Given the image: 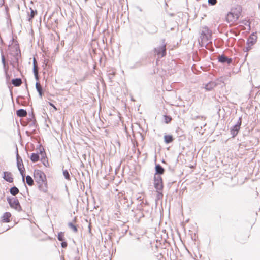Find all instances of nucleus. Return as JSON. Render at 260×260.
Returning <instances> with one entry per match:
<instances>
[{"instance_id":"f257e3e1","label":"nucleus","mask_w":260,"mask_h":260,"mask_svg":"<svg viewBox=\"0 0 260 260\" xmlns=\"http://www.w3.org/2000/svg\"><path fill=\"white\" fill-rule=\"evenodd\" d=\"M34 177L40 190L46 192L47 190V182L45 174L41 170H35Z\"/></svg>"},{"instance_id":"f03ea898","label":"nucleus","mask_w":260,"mask_h":260,"mask_svg":"<svg viewBox=\"0 0 260 260\" xmlns=\"http://www.w3.org/2000/svg\"><path fill=\"white\" fill-rule=\"evenodd\" d=\"M242 9L241 6H238L235 10L232 9V12L228 14L226 21L231 25H235L239 19L242 13Z\"/></svg>"},{"instance_id":"7ed1b4c3","label":"nucleus","mask_w":260,"mask_h":260,"mask_svg":"<svg viewBox=\"0 0 260 260\" xmlns=\"http://www.w3.org/2000/svg\"><path fill=\"white\" fill-rule=\"evenodd\" d=\"M154 185L157 192L162 196L161 191L163 189L162 179L161 176L156 175L154 176Z\"/></svg>"},{"instance_id":"20e7f679","label":"nucleus","mask_w":260,"mask_h":260,"mask_svg":"<svg viewBox=\"0 0 260 260\" xmlns=\"http://www.w3.org/2000/svg\"><path fill=\"white\" fill-rule=\"evenodd\" d=\"M257 40V36L256 33L252 34L248 38L247 42V47L246 48V51H249L252 46L256 43Z\"/></svg>"},{"instance_id":"39448f33","label":"nucleus","mask_w":260,"mask_h":260,"mask_svg":"<svg viewBox=\"0 0 260 260\" xmlns=\"http://www.w3.org/2000/svg\"><path fill=\"white\" fill-rule=\"evenodd\" d=\"M242 123V119L240 118L237 124H236L231 130V134L233 137H235L238 133Z\"/></svg>"},{"instance_id":"423d86ee","label":"nucleus","mask_w":260,"mask_h":260,"mask_svg":"<svg viewBox=\"0 0 260 260\" xmlns=\"http://www.w3.org/2000/svg\"><path fill=\"white\" fill-rule=\"evenodd\" d=\"M155 51L156 52V54L158 57H162L165 56L166 54V45H163L155 49Z\"/></svg>"},{"instance_id":"0eeeda50","label":"nucleus","mask_w":260,"mask_h":260,"mask_svg":"<svg viewBox=\"0 0 260 260\" xmlns=\"http://www.w3.org/2000/svg\"><path fill=\"white\" fill-rule=\"evenodd\" d=\"M17 167L18 170H19L22 176L23 181H24V175H25V168L24 167L22 160L21 159L19 160L18 159H17Z\"/></svg>"},{"instance_id":"6e6552de","label":"nucleus","mask_w":260,"mask_h":260,"mask_svg":"<svg viewBox=\"0 0 260 260\" xmlns=\"http://www.w3.org/2000/svg\"><path fill=\"white\" fill-rule=\"evenodd\" d=\"M3 178L9 183L13 182V177L12 173L10 172H4Z\"/></svg>"},{"instance_id":"1a4fd4ad","label":"nucleus","mask_w":260,"mask_h":260,"mask_svg":"<svg viewBox=\"0 0 260 260\" xmlns=\"http://www.w3.org/2000/svg\"><path fill=\"white\" fill-rule=\"evenodd\" d=\"M9 204L12 208H14L15 209H19L21 208L20 205L18 200L17 199H14L9 201Z\"/></svg>"},{"instance_id":"9d476101","label":"nucleus","mask_w":260,"mask_h":260,"mask_svg":"<svg viewBox=\"0 0 260 260\" xmlns=\"http://www.w3.org/2000/svg\"><path fill=\"white\" fill-rule=\"evenodd\" d=\"M11 214L10 212L5 213L2 217V221L3 222H9L10 221V218Z\"/></svg>"},{"instance_id":"9b49d317","label":"nucleus","mask_w":260,"mask_h":260,"mask_svg":"<svg viewBox=\"0 0 260 260\" xmlns=\"http://www.w3.org/2000/svg\"><path fill=\"white\" fill-rule=\"evenodd\" d=\"M30 12L28 13V20L29 22H32V20L36 15L37 14V11L34 10L31 8L29 9Z\"/></svg>"},{"instance_id":"f8f14e48","label":"nucleus","mask_w":260,"mask_h":260,"mask_svg":"<svg viewBox=\"0 0 260 260\" xmlns=\"http://www.w3.org/2000/svg\"><path fill=\"white\" fill-rule=\"evenodd\" d=\"M156 174L162 175L164 173V169L159 164L156 165L155 166Z\"/></svg>"},{"instance_id":"ddd939ff","label":"nucleus","mask_w":260,"mask_h":260,"mask_svg":"<svg viewBox=\"0 0 260 260\" xmlns=\"http://www.w3.org/2000/svg\"><path fill=\"white\" fill-rule=\"evenodd\" d=\"M216 86V84L213 82H210L207 84L205 86V89L207 91L212 90Z\"/></svg>"},{"instance_id":"4468645a","label":"nucleus","mask_w":260,"mask_h":260,"mask_svg":"<svg viewBox=\"0 0 260 260\" xmlns=\"http://www.w3.org/2000/svg\"><path fill=\"white\" fill-rule=\"evenodd\" d=\"M36 88L37 91L39 93L40 96L41 98H42L43 96V92L42 86L41 85V84L39 82H37L36 83Z\"/></svg>"},{"instance_id":"2eb2a0df","label":"nucleus","mask_w":260,"mask_h":260,"mask_svg":"<svg viewBox=\"0 0 260 260\" xmlns=\"http://www.w3.org/2000/svg\"><path fill=\"white\" fill-rule=\"evenodd\" d=\"M12 83L14 86L18 87L22 84V82L20 78H16L12 80Z\"/></svg>"},{"instance_id":"dca6fc26","label":"nucleus","mask_w":260,"mask_h":260,"mask_svg":"<svg viewBox=\"0 0 260 260\" xmlns=\"http://www.w3.org/2000/svg\"><path fill=\"white\" fill-rule=\"evenodd\" d=\"M17 115L20 117H25L27 115V112L24 109H19L17 111Z\"/></svg>"},{"instance_id":"f3484780","label":"nucleus","mask_w":260,"mask_h":260,"mask_svg":"<svg viewBox=\"0 0 260 260\" xmlns=\"http://www.w3.org/2000/svg\"><path fill=\"white\" fill-rule=\"evenodd\" d=\"M174 139L171 135H166L164 136V140L166 143L168 144L172 142Z\"/></svg>"},{"instance_id":"a211bd4d","label":"nucleus","mask_w":260,"mask_h":260,"mask_svg":"<svg viewBox=\"0 0 260 260\" xmlns=\"http://www.w3.org/2000/svg\"><path fill=\"white\" fill-rule=\"evenodd\" d=\"M219 61L221 62L224 63L228 62L229 63L231 62V59H229L227 57L221 55L218 58Z\"/></svg>"},{"instance_id":"6ab92c4d","label":"nucleus","mask_w":260,"mask_h":260,"mask_svg":"<svg viewBox=\"0 0 260 260\" xmlns=\"http://www.w3.org/2000/svg\"><path fill=\"white\" fill-rule=\"evenodd\" d=\"M30 159L32 162H37L39 160V156L38 154L33 153L30 156Z\"/></svg>"},{"instance_id":"aec40b11","label":"nucleus","mask_w":260,"mask_h":260,"mask_svg":"<svg viewBox=\"0 0 260 260\" xmlns=\"http://www.w3.org/2000/svg\"><path fill=\"white\" fill-rule=\"evenodd\" d=\"M26 182L29 186H32L34 185V180L31 176L28 175L26 177Z\"/></svg>"},{"instance_id":"412c9836","label":"nucleus","mask_w":260,"mask_h":260,"mask_svg":"<svg viewBox=\"0 0 260 260\" xmlns=\"http://www.w3.org/2000/svg\"><path fill=\"white\" fill-rule=\"evenodd\" d=\"M10 192L12 195L15 196L18 193L19 190L16 187H13L10 189Z\"/></svg>"},{"instance_id":"4be33fe9","label":"nucleus","mask_w":260,"mask_h":260,"mask_svg":"<svg viewBox=\"0 0 260 260\" xmlns=\"http://www.w3.org/2000/svg\"><path fill=\"white\" fill-rule=\"evenodd\" d=\"M33 72L37 80H39L38 66L33 67Z\"/></svg>"},{"instance_id":"5701e85b","label":"nucleus","mask_w":260,"mask_h":260,"mask_svg":"<svg viewBox=\"0 0 260 260\" xmlns=\"http://www.w3.org/2000/svg\"><path fill=\"white\" fill-rule=\"evenodd\" d=\"M58 240L60 241H63L64 240V233L60 232L58 233L57 236Z\"/></svg>"},{"instance_id":"b1692460","label":"nucleus","mask_w":260,"mask_h":260,"mask_svg":"<svg viewBox=\"0 0 260 260\" xmlns=\"http://www.w3.org/2000/svg\"><path fill=\"white\" fill-rule=\"evenodd\" d=\"M164 118L165 122L166 124L169 123L170 122H171V121L172 120V117L170 116L164 115Z\"/></svg>"},{"instance_id":"393cba45","label":"nucleus","mask_w":260,"mask_h":260,"mask_svg":"<svg viewBox=\"0 0 260 260\" xmlns=\"http://www.w3.org/2000/svg\"><path fill=\"white\" fill-rule=\"evenodd\" d=\"M63 174L66 179H67L68 180H70V175L68 171L67 170H64L63 171Z\"/></svg>"},{"instance_id":"a878e982","label":"nucleus","mask_w":260,"mask_h":260,"mask_svg":"<svg viewBox=\"0 0 260 260\" xmlns=\"http://www.w3.org/2000/svg\"><path fill=\"white\" fill-rule=\"evenodd\" d=\"M69 226L74 231V232H75V233L77 232V231H78L77 228L76 227V226L74 225L73 223H69Z\"/></svg>"},{"instance_id":"bb28decb","label":"nucleus","mask_w":260,"mask_h":260,"mask_svg":"<svg viewBox=\"0 0 260 260\" xmlns=\"http://www.w3.org/2000/svg\"><path fill=\"white\" fill-rule=\"evenodd\" d=\"M208 3L211 5H215L217 3V0H208Z\"/></svg>"},{"instance_id":"cd10ccee","label":"nucleus","mask_w":260,"mask_h":260,"mask_svg":"<svg viewBox=\"0 0 260 260\" xmlns=\"http://www.w3.org/2000/svg\"><path fill=\"white\" fill-rule=\"evenodd\" d=\"M48 104H49V105H50L53 108V109H54L55 111H57V108L56 107V106L54 104H53L52 103H51L50 102H49Z\"/></svg>"},{"instance_id":"c85d7f7f","label":"nucleus","mask_w":260,"mask_h":260,"mask_svg":"<svg viewBox=\"0 0 260 260\" xmlns=\"http://www.w3.org/2000/svg\"><path fill=\"white\" fill-rule=\"evenodd\" d=\"M61 246L63 248L67 247V243L66 242L62 241V242L61 243Z\"/></svg>"},{"instance_id":"c756f323","label":"nucleus","mask_w":260,"mask_h":260,"mask_svg":"<svg viewBox=\"0 0 260 260\" xmlns=\"http://www.w3.org/2000/svg\"><path fill=\"white\" fill-rule=\"evenodd\" d=\"M38 66L37 62L35 58L33 59V67Z\"/></svg>"},{"instance_id":"7c9ffc66","label":"nucleus","mask_w":260,"mask_h":260,"mask_svg":"<svg viewBox=\"0 0 260 260\" xmlns=\"http://www.w3.org/2000/svg\"><path fill=\"white\" fill-rule=\"evenodd\" d=\"M201 37H202V40H204L205 38L206 39V38H207V37L206 36V35L205 34H204V35L202 34Z\"/></svg>"},{"instance_id":"2f4dec72","label":"nucleus","mask_w":260,"mask_h":260,"mask_svg":"<svg viewBox=\"0 0 260 260\" xmlns=\"http://www.w3.org/2000/svg\"><path fill=\"white\" fill-rule=\"evenodd\" d=\"M2 62L4 64L5 63V59L4 56H2Z\"/></svg>"},{"instance_id":"473e14b6","label":"nucleus","mask_w":260,"mask_h":260,"mask_svg":"<svg viewBox=\"0 0 260 260\" xmlns=\"http://www.w3.org/2000/svg\"><path fill=\"white\" fill-rule=\"evenodd\" d=\"M120 194H123V193L122 192L119 193V195H120Z\"/></svg>"}]
</instances>
